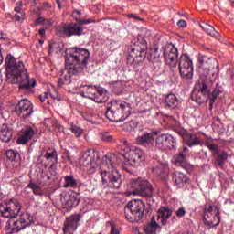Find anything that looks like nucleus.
Segmentation results:
<instances>
[{"instance_id": "48", "label": "nucleus", "mask_w": 234, "mask_h": 234, "mask_svg": "<svg viewBox=\"0 0 234 234\" xmlns=\"http://www.w3.org/2000/svg\"><path fill=\"white\" fill-rule=\"evenodd\" d=\"M184 215H186V209H184V207H181L176 211V216L179 218H181V217H184Z\"/></svg>"}, {"instance_id": "23", "label": "nucleus", "mask_w": 234, "mask_h": 234, "mask_svg": "<svg viewBox=\"0 0 234 234\" xmlns=\"http://www.w3.org/2000/svg\"><path fill=\"white\" fill-rule=\"evenodd\" d=\"M34 222V218L32 215L27 213L22 218L17 219L13 223L15 228H16L17 231H21V229H25V228H28V226H31Z\"/></svg>"}, {"instance_id": "29", "label": "nucleus", "mask_w": 234, "mask_h": 234, "mask_svg": "<svg viewBox=\"0 0 234 234\" xmlns=\"http://www.w3.org/2000/svg\"><path fill=\"white\" fill-rule=\"evenodd\" d=\"M27 187L28 189H32L33 194L37 195V197L43 196V188H41V184L40 183H37L34 180H31V181H29Z\"/></svg>"}, {"instance_id": "62", "label": "nucleus", "mask_w": 234, "mask_h": 234, "mask_svg": "<svg viewBox=\"0 0 234 234\" xmlns=\"http://www.w3.org/2000/svg\"><path fill=\"white\" fill-rule=\"evenodd\" d=\"M6 37H5V34L0 33V39H5Z\"/></svg>"}, {"instance_id": "36", "label": "nucleus", "mask_w": 234, "mask_h": 234, "mask_svg": "<svg viewBox=\"0 0 234 234\" xmlns=\"http://www.w3.org/2000/svg\"><path fill=\"white\" fill-rule=\"evenodd\" d=\"M95 92H97L98 94V96L95 95V98H98L99 100H105V101H108L109 92H107V90L96 87Z\"/></svg>"}, {"instance_id": "38", "label": "nucleus", "mask_w": 234, "mask_h": 234, "mask_svg": "<svg viewBox=\"0 0 234 234\" xmlns=\"http://www.w3.org/2000/svg\"><path fill=\"white\" fill-rule=\"evenodd\" d=\"M123 90H125V82H123V81H117L115 83V85H114V92H115V94L120 96V94H123Z\"/></svg>"}, {"instance_id": "11", "label": "nucleus", "mask_w": 234, "mask_h": 234, "mask_svg": "<svg viewBox=\"0 0 234 234\" xmlns=\"http://www.w3.org/2000/svg\"><path fill=\"white\" fill-rule=\"evenodd\" d=\"M154 144L155 147L161 151H166V149H176V140H175V137L169 133H162L158 135V132H156Z\"/></svg>"}, {"instance_id": "60", "label": "nucleus", "mask_w": 234, "mask_h": 234, "mask_svg": "<svg viewBox=\"0 0 234 234\" xmlns=\"http://www.w3.org/2000/svg\"><path fill=\"white\" fill-rule=\"evenodd\" d=\"M58 10H61V2L59 0H56Z\"/></svg>"}, {"instance_id": "54", "label": "nucleus", "mask_w": 234, "mask_h": 234, "mask_svg": "<svg viewBox=\"0 0 234 234\" xmlns=\"http://www.w3.org/2000/svg\"><path fill=\"white\" fill-rule=\"evenodd\" d=\"M111 234H120V230L114 225H112Z\"/></svg>"}, {"instance_id": "12", "label": "nucleus", "mask_w": 234, "mask_h": 234, "mask_svg": "<svg viewBox=\"0 0 234 234\" xmlns=\"http://www.w3.org/2000/svg\"><path fill=\"white\" fill-rule=\"evenodd\" d=\"M203 218L206 224L211 226V228H217L220 224V215L217 206L206 207Z\"/></svg>"}, {"instance_id": "45", "label": "nucleus", "mask_w": 234, "mask_h": 234, "mask_svg": "<svg viewBox=\"0 0 234 234\" xmlns=\"http://www.w3.org/2000/svg\"><path fill=\"white\" fill-rule=\"evenodd\" d=\"M207 147H208V149L213 153H218V146L215 144H207Z\"/></svg>"}, {"instance_id": "63", "label": "nucleus", "mask_w": 234, "mask_h": 234, "mask_svg": "<svg viewBox=\"0 0 234 234\" xmlns=\"http://www.w3.org/2000/svg\"><path fill=\"white\" fill-rule=\"evenodd\" d=\"M39 43H40V45H43V43H45V40H39Z\"/></svg>"}, {"instance_id": "17", "label": "nucleus", "mask_w": 234, "mask_h": 234, "mask_svg": "<svg viewBox=\"0 0 234 234\" xmlns=\"http://www.w3.org/2000/svg\"><path fill=\"white\" fill-rule=\"evenodd\" d=\"M81 200V196L77 192H71L68 197H60V206L64 209H72L79 206Z\"/></svg>"}, {"instance_id": "40", "label": "nucleus", "mask_w": 234, "mask_h": 234, "mask_svg": "<svg viewBox=\"0 0 234 234\" xmlns=\"http://www.w3.org/2000/svg\"><path fill=\"white\" fill-rule=\"evenodd\" d=\"M71 133H73V134L76 136V138H81V136L83 135V129L76 126V125H72L70 128Z\"/></svg>"}, {"instance_id": "61", "label": "nucleus", "mask_w": 234, "mask_h": 234, "mask_svg": "<svg viewBox=\"0 0 234 234\" xmlns=\"http://www.w3.org/2000/svg\"><path fill=\"white\" fill-rule=\"evenodd\" d=\"M80 94L82 98H87V91H80Z\"/></svg>"}, {"instance_id": "18", "label": "nucleus", "mask_w": 234, "mask_h": 234, "mask_svg": "<svg viewBox=\"0 0 234 234\" xmlns=\"http://www.w3.org/2000/svg\"><path fill=\"white\" fill-rule=\"evenodd\" d=\"M16 111L19 116L27 119L34 113V105L32 104V101L24 99L18 102V105L16 107Z\"/></svg>"}, {"instance_id": "20", "label": "nucleus", "mask_w": 234, "mask_h": 234, "mask_svg": "<svg viewBox=\"0 0 234 234\" xmlns=\"http://www.w3.org/2000/svg\"><path fill=\"white\" fill-rule=\"evenodd\" d=\"M155 138L156 132L145 133L137 136L136 144H138V145H143L144 147H153V145H154Z\"/></svg>"}, {"instance_id": "27", "label": "nucleus", "mask_w": 234, "mask_h": 234, "mask_svg": "<svg viewBox=\"0 0 234 234\" xmlns=\"http://www.w3.org/2000/svg\"><path fill=\"white\" fill-rule=\"evenodd\" d=\"M153 172L158 176H165L169 174V164L166 162L160 164L158 166L153 168Z\"/></svg>"}, {"instance_id": "34", "label": "nucleus", "mask_w": 234, "mask_h": 234, "mask_svg": "<svg viewBox=\"0 0 234 234\" xmlns=\"http://www.w3.org/2000/svg\"><path fill=\"white\" fill-rule=\"evenodd\" d=\"M64 182L63 187H65V189H68V187H72L73 189L78 187V181L74 178V176H66Z\"/></svg>"}, {"instance_id": "56", "label": "nucleus", "mask_w": 234, "mask_h": 234, "mask_svg": "<svg viewBox=\"0 0 234 234\" xmlns=\"http://www.w3.org/2000/svg\"><path fill=\"white\" fill-rule=\"evenodd\" d=\"M15 12H16V14L25 13L24 10H21V5L15 7Z\"/></svg>"}, {"instance_id": "22", "label": "nucleus", "mask_w": 234, "mask_h": 234, "mask_svg": "<svg viewBox=\"0 0 234 234\" xmlns=\"http://www.w3.org/2000/svg\"><path fill=\"white\" fill-rule=\"evenodd\" d=\"M34 134H36V129L32 126H26L22 129L21 133L17 139V144L25 145V144H28L30 140H32Z\"/></svg>"}, {"instance_id": "28", "label": "nucleus", "mask_w": 234, "mask_h": 234, "mask_svg": "<svg viewBox=\"0 0 234 234\" xmlns=\"http://www.w3.org/2000/svg\"><path fill=\"white\" fill-rule=\"evenodd\" d=\"M0 140L1 142H10L12 140V132L8 129V126L3 124L0 128Z\"/></svg>"}, {"instance_id": "4", "label": "nucleus", "mask_w": 234, "mask_h": 234, "mask_svg": "<svg viewBox=\"0 0 234 234\" xmlns=\"http://www.w3.org/2000/svg\"><path fill=\"white\" fill-rule=\"evenodd\" d=\"M131 111H133L131 103L123 101H114L106 111V118L110 122H125L131 116Z\"/></svg>"}, {"instance_id": "44", "label": "nucleus", "mask_w": 234, "mask_h": 234, "mask_svg": "<svg viewBox=\"0 0 234 234\" xmlns=\"http://www.w3.org/2000/svg\"><path fill=\"white\" fill-rule=\"evenodd\" d=\"M186 154H184V152H181L178 156L176 157V162L178 164H182L183 162H186Z\"/></svg>"}, {"instance_id": "49", "label": "nucleus", "mask_w": 234, "mask_h": 234, "mask_svg": "<svg viewBox=\"0 0 234 234\" xmlns=\"http://www.w3.org/2000/svg\"><path fill=\"white\" fill-rule=\"evenodd\" d=\"M58 47V44L56 43H52L49 44V52L52 54L53 52H58V50H56V48Z\"/></svg>"}, {"instance_id": "1", "label": "nucleus", "mask_w": 234, "mask_h": 234, "mask_svg": "<svg viewBox=\"0 0 234 234\" xmlns=\"http://www.w3.org/2000/svg\"><path fill=\"white\" fill-rule=\"evenodd\" d=\"M67 56H69V61L75 64H67L66 68L61 70L58 80L59 87L69 85L70 80H78L77 76L83 72V67L89 63L90 53L85 48H71L67 50Z\"/></svg>"}, {"instance_id": "41", "label": "nucleus", "mask_w": 234, "mask_h": 234, "mask_svg": "<svg viewBox=\"0 0 234 234\" xmlns=\"http://www.w3.org/2000/svg\"><path fill=\"white\" fill-rule=\"evenodd\" d=\"M45 158L47 160H55V162H58V153L56 150L53 151H48L45 154Z\"/></svg>"}, {"instance_id": "55", "label": "nucleus", "mask_w": 234, "mask_h": 234, "mask_svg": "<svg viewBox=\"0 0 234 234\" xmlns=\"http://www.w3.org/2000/svg\"><path fill=\"white\" fill-rule=\"evenodd\" d=\"M89 23H92V20H85V19H80L79 20V25H89Z\"/></svg>"}, {"instance_id": "7", "label": "nucleus", "mask_w": 234, "mask_h": 234, "mask_svg": "<svg viewBox=\"0 0 234 234\" xmlns=\"http://www.w3.org/2000/svg\"><path fill=\"white\" fill-rule=\"evenodd\" d=\"M98 160H100V154L94 150H88L80 157V165H90L88 173L94 175L98 168Z\"/></svg>"}, {"instance_id": "30", "label": "nucleus", "mask_w": 234, "mask_h": 234, "mask_svg": "<svg viewBox=\"0 0 234 234\" xmlns=\"http://www.w3.org/2000/svg\"><path fill=\"white\" fill-rule=\"evenodd\" d=\"M144 229L145 234H158L160 231V225H158L156 221H154L146 225Z\"/></svg>"}, {"instance_id": "8", "label": "nucleus", "mask_w": 234, "mask_h": 234, "mask_svg": "<svg viewBox=\"0 0 234 234\" xmlns=\"http://www.w3.org/2000/svg\"><path fill=\"white\" fill-rule=\"evenodd\" d=\"M192 100L193 101H196L197 105L207 103L210 100L209 88H207V84L200 82L196 83L192 92Z\"/></svg>"}, {"instance_id": "24", "label": "nucleus", "mask_w": 234, "mask_h": 234, "mask_svg": "<svg viewBox=\"0 0 234 234\" xmlns=\"http://www.w3.org/2000/svg\"><path fill=\"white\" fill-rule=\"evenodd\" d=\"M173 215V211L165 207H162L157 211V220L159 224H162V226H165L167 224V220L171 218V216Z\"/></svg>"}, {"instance_id": "6", "label": "nucleus", "mask_w": 234, "mask_h": 234, "mask_svg": "<svg viewBox=\"0 0 234 234\" xmlns=\"http://www.w3.org/2000/svg\"><path fill=\"white\" fill-rule=\"evenodd\" d=\"M124 213L129 222H140L145 215V203L140 199L129 201L124 207Z\"/></svg>"}, {"instance_id": "26", "label": "nucleus", "mask_w": 234, "mask_h": 234, "mask_svg": "<svg viewBox=\"0 0 234 234\" xmlns=\"http://www.w3.org/2000/svg\"><path fill=\"white\" fill-rule=\"evenodd\" d=\"M165 104L169 109H177L180 105V100L174 93H169L165 98Z\"/></svg>"}, {"instance_id": "57", "label": "nucleus", "mask_w": 234, "mask_h": 234, "mask_svg": "<svg viewBox=\"0 0 234 234\" xmlns=\"http://www.w3.org/2000/svg\"><path fill=\"white\" fill-rule=\"evenodd\" d=\"M104 142H112V136L107 135L103 137Z\"/></svg>"}, {"instance_id": "19", "label": "nucleus", "mask_w": 234, "mask_h": 234, "mask_svg": "<svg viewBox=\"0 0 234 234\" xmlns=\"http://www.w3.org/2000/svg\"><path fill=\"white\" fill-rule=\"evenodd\" d=\"M80 220H81V216H80V214H74L69 218H67L63 227V233L74 234V231L78 229Z\"/></svg>"}, {"instance_id": "9", "label": "nucleus", "mask_w": 234, "mask_h": 234, "mask_svg": "<svg viewBox=\"0 0 234 234\" xmlns=\"http://www.w3.org/2000/svg\"><path fill=\"white\" fill-rule=\"evenodd\" d=\"M132 187L134 195H141L146 198L153 197V186L147 180L144 179H133L132 181Z\"/></svg>"}, {"instance_id": "35", "label": "nucleus", "mask_w": 234, "mask_h": 234, "mask_svg": "<svg viewBox=\"0 0 234 234\" xmlns=\"http://www.w3.org/2000/svg\"><path fill=\"white\" fill-rule=\"evenodd\" d=\"M201 28H203L204 32L207 33L208 36H212L213 37H217L218 36V31L215 29V27L209 24H200Z\"/></svg>"}, {"instance_id": "2", "label": "nucleus", "mask_w": 234, "mask_h": 234, "mask_svg": "<svg viewBox=\"0 0 234 234\" xmlns=\"http://www.w3.org/2000/svg\"><path fill=\"white\" fill-rule=\"evenodd\" d=\"M6 78L9 83H18L20 90H30L36 87V80L28 77L25 63L8 54L5 58Z\"/></svg>"}, {"instance_id": "51", "label": "nucleus", "mask_w": 234, "mask_h": 234, "mask_svg": "<svg viewBox=\"0 0 234 234\" xmlns=\"http://www.w3.org/2000/svg\"><path fill=\"white\" fill-rule=\"evenodd\" d=\"M177 25L181 27V28H186V27H187V22H186L184 19H181L177 22Z\"/></svg>"}, {"instance_id": "43", "label": "nucleus", "mask_w": 234, "mask_h": 234, "mask_svg": "<svg viewBox=\"0 0 234 234\" xmlns=\"http://www.w3.org/2000/svg\"><path fill=\"white\" fill-rule=\"evenodd\" d=\"M25 19V13H16L14 15L15 21H23Z\"/></svg>"}, {"instance_id": "53", "label": "nucleus", "mask_w": 234, "mask_h": 234, "mask_svg": "<svg viewBox=\"0 0 234 234\" xmlns=\"http://www.w3.org/2000/svg\"><path fill=\"white\" fill-rule=\"evenodd\" d=\"M176 133L180 136H186V130L185 129H176Z\"/></svg>"}, {"instance_id": "47", "label": "nucleus", "mask_w": 234, "mask_h": 234, "mask_svg": "<svg viewBox=\"0 0 234 234\" xmlns=\"http://www.w3.org/2000/svg\"><path fill=\"white\" fill-rule=\"evenodd\" d=\"M37 23H42V25H46L47 27H50V25H51L50 21H48L43 17H39L37 19Z\"/></svg>"}, {"instance_id": "52", "label": "nucleus", "mask_w": 234, "mask_h": 234, "mask_svg": "<svg viewBox=\"0 0 234 234\" xmlns=\"http://www.w3.org/2000/svg\"><path fill=\"white\" fill-rule=\"evenodd\" d=\"M128 17L130 19H135L136 21H142V18L138 16H136L135 14H129Z\"/></svg>"}, {"instance_id": "16", "label": "nucleus", "mask_w": 234, "mask_h": 234, "mask_svg": "<svg viewBox=\"0 0 234 234\" xmlns=\"http://www.w3.org/2000/svg\"><path fill=\"white\" fill-rule=\"evenodd\" d=\"M218 62L214 58H209L207 56H199L198 57V72L201 74H208L209 70H213L215 66H218Z\"/></svg>"}, {"instance_id": "39", "label": "nucleus", "mask_w": 234, "mask_h": 234, "mask_svg": "<svg viewBox=\"0 0 234 234\" xmlns=\"http://www.w3.org/2000/svg\"><path fill=\"white\" fill-rule=\"evenodd\" d=\"M220 88H215L210 95V109H213V103H215V100H217V96L220 94Z\"/></svg>"}, {"instance_id": "59", "label": "nucleus", "mask_w": 234, "mask_h": 234, "mask_svg": "<svg viewBox=\"0 0 234 234\" xmlns=\"http://www.w3.org/2000/svg\"><path fill=\"white\" fill-rule=\"evenodd\" d=\"M38 34L42 37H45V29L41 28L38 30Z\"/></svg>"}, {"instance_id": "64", "label": "nucleus", "mask_w": 234, "mask_h": 234, "mask_svg": "<svg viewBox=\"0 0 234 234\" xmlns=\"http://www.w3.org/2000/svg\"><path fill=\"white\" fill-rule=\"evenodd\" d=\"M124 145H129V143L127 141H124Z\"/></svg>"}, {"instance_id": "32", "label": "nucleus", "mask_w": 234, "mask_h": 234, "mask_svg": "<svg viewBox=\"0 0 234 234\" xmlns=\"http://www.w3.org/2000/svg\"><path fill=\"white\" fill-rule=\"evenodd\" d=\"M186 136V139H185V142H186L188 147H195V145H200L202 144V141L197 136H193L191 133H187Z\"/></svg>"}, {"instance_id": "37", "label": "nucleus", "mask_w": 234, "mask_h": 234, "mask_svg": "<svg viewBox=\"0 0 234 234\" xmlns=\"http://www.w3.org/2000/svg\"><path fill=\"white\" fill-rule=\"evenodd\" d=\"M5 156L9 162H17V157L19 156V152L14 149H9L5 152Z\"/></svg>"}, {"instance_id": "50", "label": "nucleus", "mask_w": 234, "mask_h": 234, "mask_svg": "<svg viewBox=\"0 0 234 234\" xmlns=\"http://www.w3.org/2000/svg\"><path fill=\"white\" fill-rule=\"evenodd\" d=\"M38 98H39L40 101L42 103H44L45 100H47L48 98V92H44V94L39 95Z\"/></svg>"}, {"instance_id": "5", "label": "nucleus", "mask_w": 234, "mask_h": 234, "mask_svg": "<svg viewBox=\"0 0 234 234\" xmlns=\"http://www.w3.org/2000/svg\"><path fill=\"white\" fill-rule=\"evenodd\" d=\"M133 48L130 51L127 63L133 67H138L145 59V50H147V41L143 37H137L133 40Z\"/></svg>"}, {"instance_id": "46", "label": "nucleus", "mask_w": 234, "mask_h": 234, "mask_svg": "<svg viewBox=\"0 0 234 234\" xmlns=\"http://www.w3.org/2000/svg\"><path fill=\"white\" fill-rule=\"evenodd\" d=\"M71 16H72L73 19H75V21H80V19L81 17V12L78 11V10L74 11Z\"/></svg>"}, {"instance_id": "31", "label": "nucleus", "mask_w": 234, "mask_h": 234, "mask_svg": "<svg viewBox=\"0 0 234 234\" xmlns=\"http://www.w3.org/2000/svg\"><path fill=\"white\" fill-rule=\"evenodd\" d=\"M146 58L150 63H160V51L158 48L152 49Z\"/></svg>"}, {"instance_id": "33", "label": "nucleus", "mask_w": 234, "mask_h": 234, "mask_svg": "<svg viewBox=\"0 0 234 234\" xmlns=\"http://www.w3.org/2000/svg\"><path fill=\"white\" fill-rule=\"evenodd\" d=\"M173 180L176 186H180V184H186L187 182V176L184 173L176 172L173 174Z\"/></svg>"}, {"instance_id": "10", "label": "nucleus", "mask_w": 234, "mask_h": 234, "mask_svg": "<svg viewBox=\"0 0 234 234\" xmlns=\"http://www.w3.org/2000/svg\"><path fill=\"white\" fill-rule=\"evenodd\" d=\"M21 211V204L16 200L4 202L0 205V212L5 218H16Z\"/></svg>"}, {"instance_id": "14", "label": "nucleus", "mask_w": 234, "mask_h": 234, "mask_svg": "<svg viewBox=\"0 0 234 234\" xmlns=\"http://www.w3.org/2000/svg\"><path fill=\"white\" fill-rule=\"evenodd\" d=\"M163 56L166 65H169V67L175 68L178 65V48L173 43L165 46Z\"/></svg>"}, {"instance_id": "42", "label": "nucleus", "mask_w": 234, "mask_h": 234, "mask_svg": "<svg viewBox=\"0 0 234 234\" xmlns=\"http://www.w3.org/2000/svg\"><path fill=\"white\" fill-rule=\"evenodd\" d=\"M218 159L221 164L228 162V153L222 152L218 154Z\"/></svg>"}, {"instance_id": "15", "label": "nucleus", "mask_w": 234, "mask_h": 234, "mask_svg": "<svg viewBox=\"0 0 234 234\" xmlns=\"http://www.w3.org/2000/svg\"><path fill=\"white\" fill-rule=\"evenodd\" d=\"M145 156L144 151L140 148H128L124 154V158L129 165L132 167H136L140 161Z\"/></svg>"}, {"instance_id": "58", "label": "nucleus", "mask_w": 234, "mask_h": 234, "mask_svg": "<svg viewBox=\"0 0 234 234\" xmlns=\"http://www.w3.org/2000/svg\"><path fill=\"white\" fill-rule=\"evenodd\" d=\"M2 48L0 47V65L3 64V61H5V58H3V53L1 52Z\"/></svg>"}, {"instance_id": "25", "label": "nucleus", "mask_w": 234, "mask_h": 234, "mask_svg": "<svg viewBox=\"0 0 234 234\" xmlns=\"http://www.w3.org/2000/svg\"><path fill=\"white\" fill-rule=\"evenodd\" d=\"M86 89V98L89 100H93L95 103H105L106 99H98L96 98V86H80Z\"/></svg>"}, {"instance_id": "13", "label": "nucleus", "mask_w": 234, "mask_h": 234, "mask_svg": "<svg viewBox=\"0 0 234 234\" xmlns=\"http://www.w3.org/2000/svg\"><path fill=\"white\" fill-rule=\"evenodd\" d=\"M179 72L185 80H191L193 78V62L189 55H181L179 58Z\"/></svg>"}, {"instance_id": "21", "label": "nucleus", "mask_w": 234, "mask_h": 234, "mask_svg": "<svg viewBox=\"0 0 234 234\" xmlns=\"http://www.w3.org/2000/svg\"><path fill=\"white\" fill-rule=\"evenodd\" d=\"M61 32L68 37H70V36H81L83 34V27L78 23L68 24L62 26Z\"/></svg>"}, {"instance_id": "3", "label": "nucleus", "mask_w": 234, "mask_h": 234, "mask_svg": "<svg viewBox=\"0 0 234 234\" xmlns=\"http://www.w3.org/2000/svg\"><path fill=\"white\" fill-rule=\"evenodd\" d=\"M101 176L103 184H110L115 189L122 187V178L118 170L112 166V161L109 156H104L100 165Z\"/></svg>"}]
</instances>
